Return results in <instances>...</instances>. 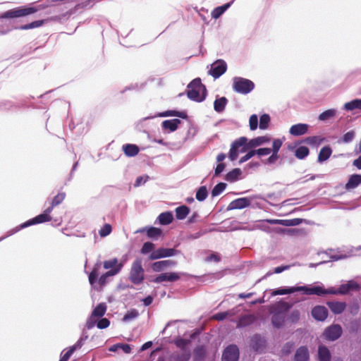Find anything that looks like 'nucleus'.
<instances>
[{
	"instance_id": "obj_9",
	"label": "nucleus",
	"mask_w": 361,
	"mask_h": 361,
	"mask_svg": "<svg viewBox=\"0 0 361 361\" xmlns=\"http://www.w3.org/2000/svg\"><path fill=\"white\" fill-rule=\"evenodd\" d=\"M239 350L235 345H228L224 351L222 361H238Z\"/></svg>"
},
{
	"instance_id": "obj_29",
	"label": "nucleus",
	"mask_w": 361,
	"mask_h": 361,
	"mask_svg": "<svg viewBox=\"0 0 361 361\" xmlns=\"http://www.w3.org/2000/svg\"><path fill=\"white\" fill-rule=\"evenodd\" d=\"M176 218L178 220H183L190 213V209L185 205H181L175 209Z\"/></svg>"
},
{
	"instance_id": "obj_40",
	"label": "nucleus",
	"mask_w": 361,
	"mask_h": 361,
	"mask_svg": "<svg viewBox=\"0 0 361 361\" xmlns=\"http://www.w3.org/2000/svg\"><path fill=\"white\" fill-rule=\"evenodd\" d=\"M240 174L241 170L240 169H233L226 175L225 179L228 182H234L238 178Z\"/></svg>"
},
{
	"instance_id": "obj_12",
	"label": "nucleus",
	"mask_w": 361,
	"mask_h": 361,
	"mask_svg": "<svg viewBox=\"0 0 361 361\" xmlns=\"http://www.w3.org/2000/svg\"><path fill=\"white\" fill-rule=\"evenodd\" d=\"M226 63L222 60H219L212 66L209 73L214 78H218L226 71Z\"/></svg>"
},
{
	"instance_id": "obj_42",
	"label": "nucleus",
	"mask_w": 361,
	"mask_h": 361,
	"mask_svg": "<svg viewBox=\"0 0 361 361\" xmlns=\"http://www.w3.org/2000/svg\"><path fill=\"white\" fill-rule=\"evenodd\" d=\"M325 140V137L322 136H311L305 139L307 144L313 146H318Z\"/></svg>"
},
{
	"instance_id": "obj_36",
	"label": "nucleus",
	"mask_w": 361,
	"mask_h": 361,
	"mask_svg": "<svg viewBox=\"0 0 361 361\" xmlns=\"http://www.w3.org/2000/svg\"><path fill=\"white\" fill-rule=\"evenodd\" d=\"M286 315L284 314H272L271 323L273 326L279 328L284 324Z\"/></svg>"
},
{
	"instance_id": "obj_39",
	"label": "nucleus",
	"mask_w": 361,
	"mask_h": 361,
	"mask_svg": "<svg viewBox=\"0 0 361 361\" xmlns=\"http://www.w3.org/2000/svg\"><path fill=\"white\" fill-rule=\"evenodd\" d=\"M118 269L115 270H109L104 274H102L98 279V283L100 285V286H104L106 283V279L109 276H114L117 274H118Z\"/></svg>"
},
{
	"instance_id": "obj_51",
	"label": "nucleus",
	"mask_w": 361,
	"mask_h": 361,
	"mask_svg": "<svg viewBox=\"0 0 361 361\" xmlns=\"http://www.w3.org/2000/svg\"><path fill=\"white\" fill-rule=\"evenodd\" d=\"M66 193L63 192H59L56 195H55L51 202L52 203V206H57L62 203L66 197Z\"/></svg>"
},
{
	"instance_id": "obj_59",
	"label": "nucleus",
	"mask_w": 361,
	"mask_h": 361,
	"mask_svg": "<svg viewBox=\"0 0 361 361\" xmlns=\"http://www.w3.org/2000/svg\"><path fill=\"white\" fill-rule=\"evenodd\" d=\"M355 137V132L353 130H350L345 133L342 137V141L345 143L350 142Z\"/></svg>"
},
{
	"instance_id": "obj_8",
	"label": "nucleus",
	"mask_w": 361,
	"mask_h": 361,
	"mask_svg": "<svg viewBox=\"0 0 361 361\" xmlns=\"http://www.w3.org/2000/svg\"><path fill=\"white\" fill-rule=\"evenodd\" d=\"M342 332V328L339 324H333L326 329L324 336L329 341H336L341 337Z\"/></svg>"
},
{
	"instance_id": "obj_3",
	"label": "nucleus",
	"mask_w": 361,
	"mask_h": 361,
	"mask_svg": "<svg viewBox=\"0 0 361 361\" xmlns=\"http://www.w3.org/2000/svg\"><path fill=\"white\" fill-rule=\"evenodd\" d=\"M38 9L32 6H19L10 9L1 15L3 18H16L30 16L36 13Z\"/></svg>"
},
{
	"instance_id": "obj_58",
	"label": "nucleus",
	"mask_w": 361,
	"mask_h": 361,
	"mask_svg": "<svg viewBox=\"0 0 361 361\" xmlns=\"http://www.w3.org/2000/svg\"><path fill=\"white\" fill-rule=\"evenodd\" d=\"M258 118L255 114L252 115L249 119L250 128L252 130H255L257 128Z\"/></svg>"
},
{
	"instance_id": "obj_35",
	"label": "nucleus",
	"mask_w": 361,
	"mask_h": 361,
	"mask_svg": "<svg viewBox=\"0 0 361 361\" xmlns=\"http://www.w3.org/2000/svg\"><path fill=\"white\" fill-rule=\"evenodd\" d=\"M106 312V305L105 303H99L96 306L92 312V317H102Z\"/></svg>"
},
{
	"instance_id": "obj_15",
	"label": "nucleus",
	"mask_w": 361,
	"mask_h": 361,
	"mask_svg": "<svg viewBox=\"0 0 361 361\" xmlns=\"http://www.w3.org/2000/svg\"><path fill=\"white\" fill-rule=\"evenodd\" d=\"M312 316L317 321H324L328 317V310L324 306H315L312 310Z\"/></svg>"
},
{
	"instance_id": "obj_2",
	"label": "nucleus",
	"mask_w": 361,
	"mask_h": 361,
	"mask_svg": "<svg viewBox=\"0 0 361 361\" xmlns=\"http://www.w3.org/2000/svg\"><path fill=\"white\" fill-rule=\"evenodd\" d=\"M249 148L247 137H240L232 142L228 158L231 161H234L237 159L240 152H245Z\"/></svg>"
},
{
	"instance_id": "obj_62",
	"label": "nucleus",
	"mask_w": 361,
	"mask_h": 361,
	"mask_svg": "<svg viewBox=\"0 0 361 361\" xmlns=\"http://www.w3.org/2000/svg\"><path fill=\"white\" fill-rule=\"evenodd\" d=\"M138 316V312L136 310L128 311L123 317V320L127 321L135 319Z\"/></svg>"
},
{
	"instance_id": "obj_19",
	"label": "nucleus",
	"mask_w": 361,
	"mask_h": 361,
	"mask_svg": "<svg viewBox=\"0 0 361 361\" xmlns=\"http://www.w3.org/2000/svg\"><path fill=\"white\" fill-rule=\"evenodd\" d=\"M309 126L305 123H298L290 127L289 133L294 136L305 135L308 130Z\"/></svg>"
},
{
	"instance_id": "obj_61",
	"label": "nucleus",
	"mask_w": 361,
	"mask_h": 361,
	"mask_svg": "<svg viewBox=\"0 0 361 361\" xmlns=\"http://www.w3.org/2000/svg\"><path fill=\"white\" fill-rule=\"evenodd\" d=\"M110 324V322L106 318H102L97 323V326L98 329H103L107 328Z\"/></svg>"
},
{
	"instance_id": "obj_33",
	"label": "nucleus",
	"mask_w": 361,
	"mask_h": 361,
	"mask_svg": "<svg viewBox=\"0 0 361 361\" xmlns=\"http://www.w3.org/2000/svg\"><path fill=\"white\" fill-rule=\"evenodd\" d=\"M332 154V149L329 146L322 147L318 154V161L323 162L327 160Z\"/></svg>"
},
{
	"instance_id": "obj_41",
	"label": "nucleus",
	"mask_w": 361,
	"mask_h": 361,
	"mask_svg": "<svg viewBox=\"0 0 361 361\" xmlns=\"http://www.w3.org/2000/svg\"><path fill=\"white\" fill-rule=\"evenodd\" d=\"M298 286L297 287H290V288H278V289L274 290L272 292L271 295L274 296L278 295H286V294L293 293L298 292Z\"/></svg>"
},
{
	"instance_id": "obj_63",
	"label": "nucleus",
	"mask_w": 361,
	"mask_h": 361,
	"mask_svg": "<svg viewBox=\"0 0 361 361\" xmlns=\"http://www.w3.org/2000/svg\"><path fill=\"white\" fill-rule=\"evenodd\" d=\"M255 155V149H252V150L249 151L245 155L243 156L240 159L239 163L243 164V163L247 161V160H249L250 159H251Z\"/></svg>"
},
{
	"instance_id": "obj_28",
	"label": "nucleus",
	"mask_w": 361,
	"mask_h": 361,
	"mask_svg": "<svg viewBox=\"0 0 361 361\" xmlns=\"http://www.w3.org/2000/svg\"><path fill=\"white\" fill-rule=\"evenodd\" d=\"M265 345V341L259 335H255L251 339V346L255 351L261 350Z\"/></svg>"
},
{
	"instance_id": "obj_24",
	"label": "nucleus",
	"mask_w": 361,
	"mask_h": 361,
	"mask_svg": "<svg viewBox=\"0 0 361 361\" xmlns=\"http://www.w3.org/2000/svg\"><path fill=\"white\" fill-rule=\"evenodd\" d=\"M122 149L126 156L129 157L136 156L140 152L138 146L134 144H126L123 145Z\"/></svg>"
},
{
	"instance_id": "obj_49",
	"label": "nucleus",
	"mask_w": 361,
	"mask_h": 361,
	"mask_svg": "<svg viewBox=\"0 0 361 361\" xmlns=\"http://www.w3.org/2000/svg\"><path fill=\"white\" fill-rule=\"evenodd\" d=\"M226 188V184L224 183H219L216 184L212 190V195L213 197L220 195Z\"/></svg>"
},
{
	"instance_id": "obj_46",
	"label": "nucleus",
	"mask_w": 361,
	"mask_h": 361,
	"mask_svg": "<svg viewBox=\"0 0 361 361\" xmlns=\"http://www.w3.org/2000/svg\"><path fill=\"white\" fill-rule=\"evenodd\" d=\"M162 116H177L181 118H186L187 114L184 111H178L175 110L167 111L162 114Z\"/></svg>"
},
{
	"instance_id": "obj_5",
	"label": "nucleus",
	"mask_w": 361,
	"mask_h": 361,
	"mask_svg": "<svg viewBox=\"0 0 361 361\" xmlns=\"http://www.w3.org/2000/svg\"><path fill=\"white\" fill-rule=\"evenodd\" d=\"M233 88L238 93L246 94L255 88V84L248 79L235 77L233 78Z\"/></svg>"
},
{
	"instance_id": "obj_1",
	"label": "nucleus",
	"mask_w": 361,
	"mask_h": 361,
	"mask_svg": "<svg viewBox=\"0 0 361 361\" xmlns=\"http://www.w3.org/2000/svg\"><path fill=\"white\" fill-rule=\"evenodd\" d=\"M187 87V96L190 100L201 102L205 99L207 89L205 85L202 83L200 78H197L192 80Z\"/></svg>"
},
{
	"instance_id": "obj_48",
	"label": "nucleus",
	"mask_w": 361,
	"mask_h": 361,
	"mask_svg": "<svg viewBox=\"0 0 361 361\" xmlns=\"http://www.w3.org/2000/svg\"><path fill=\"white\" fill-rule=\"evenodd\" d=\"M161 234V230L156 227H151L147 231V235L150 238H157Z\"/></svg>"
},
{
	"instance_id": "obj_34",
	"label": "nucleus",
	"mask_w": 361,
	"mask_h": 361,
	"mask_svg": "<svg viewBox=\"0 0 361 361\" xmlns=\"http://www.w3.org/2000/svg\"><path fill=\"white\" fill-rule=\"evenodd\" d=\"M228 103V99L225 97L216 99L214 102V109L216 112L221 113L224 109Z\"/></svg>"
},
{
	"instance_id": "obj_37",
	"label": "nucleus",
	"mask_w": 361,
	"mask_h": 361,
	"mask_svg": "<svg viewBox=\"0 0 361 361\" xmlns=\"http://www.w3.org/2000/svg\"><path fill=\"white\" fill-rule=\"evenodd\" d=\"M231 6V3H227L223 6L215 8L212 11V17L214 19L219 18Z\"/></svg>"
},
{
	"instance_id": "obj_7",
	"label": "nucleus",
	"mask_w": 361,
	"mask_h": 361,
	"mask_svg": "<svg viewBox=\"0 0 361 361\" xmlns=\"http://www.w3.org/2000/svg\"><path fill=\"white\" fill-rule=\"evenodd\" d=\"M52 219V217L51 215H48L47 214H45L43 212L42 214H40L35 217L25 221V223L20 224L18 227V230L23 229L24 228H26L27 226L38 224H42L51 221Z\"/></svg>"
},
{
	"instance_id": "obj_44",
	"label": "nucleus",
	"mask_w": 361,
	"mask_h": 361,
	"mask_svg": "<svg viewBox=\"0 0 361 361\" xmlns=\"http://www.w3.org/2000/svg\"><path fill=\"white\" fill-rule=\"evenodd\" d=\"M309 154V149L307 147L301 146L296 149L295 156L299 159H302Z\"/></svg>"
},
{
	"instance_id": "obj_26",
	"label": "nucleus",
	"mask_w": 361,
	"mask_h": 361,
	"mask_svg": "<svg viewBox=\"0 0 361 361\" xmlns=\"http://www.w3.org/2000/svg\"><path fill=\"white\" fill-rule=\"evenodd\" d=\"M191 353L190 350H181V352H175L171 355L173 361H188Z\"/></svg>"
},
{
	"instance_id": "obj_43",
	"label": "nucleus",
	"mask_w": 361,
	"mask_h": 361,
	"mask_svg": "<svg viewBox=\"0 0 361 361\" xmlns=\"http://www.w3.org/2000/svg\"><path fill=\"white\" fill-rule=\"evenodd\" d=\"M336 110L332 109L326 110L319 114V120L322 121H327V120L334 117L336 115Z\"/></svg>"
},
{
	"instance_id": "obj_22",
	"label": "nucleus",
	"mask_w": 361,
	"mask_h": 361,
	"mask_svg": "<svg viewBox=\"0 0 361 361\" xmlns=\"http://www.w3.org/2000/svg\"><path fill=\"white\" fill-rule=\"evenodd\" d=\"M103 267L105 269L115 270L118 269V273L123 267V262H118L117 258L106 260L103 262Z\"/></svg>"
},
{
	"instance_id": "obj_38",
	"label": "nucleus",
	"mask_w": 361,
	"mask_h": 361,
	"mask_svg": "<svg viewBox=\"0 0 361 361\" xmlns=\"http://www.w3.org/2000/svg\"><path fill=\"white\" fill-rule=\"evenodd\" d=\"M345 109L353 111L355 109L361 110V99H356L345 104Z\"/></svg>"
},
{
	"instance_id": "obj_17",
	"label": "nucleus",
	"mask_w": 361,
	"mask_h": 361,
	"mask_svg": "<svg viewBox=\"0 0 361 361\" xmlns=\"http://www.w3.org/2000/svg\"><path fill=\"white\" fill-rule=\"evenodd\" d=\"M288 308L289 306L287 302H279L270 306L269 312L271 314H284V315H286V313L288 311Z\"/></svg>"
},
{
	"instance_id": "obj_25",
	"label": "nucleus",
	"mask_w": 361,
	"mask_h": 361,
	"mask_svg": "<svg viewBox=\"0 0 361 361\" xmlns=\"http://www.w3.org/2000/svg\"><path fill=\"white\" fill-rule=\"evenodd\" d=\"M271 140V138L268 136H259L255 138L251 139L248 142V147L250 148H254L262 145L263 144L268 143Z\"/></svg>"
},
{
	"instance_id": "obj_10",
	"label": "nucleus",
	"mask_w": 361,
	"mask_h": 361,
	"mask_svg": "<svg viewBox=\"0 0 361 361\" xmlns=\"http://www.w3.org/2000/svg\"><path fill=\"white\" fill-rule=\"evenodd\" d=\"M180 279V274L177 272H165L157 276L152 282L160 283L164 281L174 282Z\"/></svg>"
},
{
	"instance_id": "obj_32",
	"label": "nucleus",
	"mask_w": 361,
	"mask_h": 361,
	"mask_svg": "<svg viewBox=\"0 0 361 361\" xmlns=\"http://www.w3.org/2000/svg\"><path fill=\"white\" fill-rule=\"evenodd\" d=\"M102 263L97 262L89 274V282L91 285H94L97 281V279L99 274Z\"/></svg>"
},
{
	"instance_id": "obj_45",
	"label": "nucleus",
	"mask_w": 361,
	"mask_h": 361,
	"mask_svg": "<svg viewBox=\"0 0 361 361\" xmlns=\"http://www.w3.org/2000/svg\"><path fill=\"white\" fill-rule=\"evenodd\" d=\"M44 20H35V21H33V22H32L30 23H27V24L21 25L20 27V30L33 29V28H36V27H39L42 26L44 25Z\"/></svg>"
},
{
	"instance_id": "obj_18",
	"label": "nucleus",
	"mask_w": 361,
	"mask_h": 361,
	"mask_svg": "<svg viewBox=\"0 0 361 361\" xmlns=\"http://www.w3.org/2000/svg\"><path fill=\"white\" fill-rule=\"evenodd\" d=\"M176 264V262L171 259H166L162 261L155 262L152 264V269L155 272H159L163 271L166 267H173Z\"/></svg>"
},
{
	"instance_id": "obj_20",
	"label": "nucleus",
	"mask_w": 361,
	"mask_h": 361,
	"mask_svg": "<svg viewBox=\"0 0 361 361\" xmlns=\"http://www.w3.org/2000/svg\"><path fill=\"white\" fill-rule=\"evenodd\" d=\"M326 305L330 310L335 314L342 313L346 307V304L345 302H327Z\"/></svg>"
},
{
	"instance_id": "obj_31",
	"label": "nucleus",
	"mask_w": 361,
	"mask_h": 361,
	"mask_svg": "<svg viewBox=\"0 0 361 361\" xmlns=\"http://www.w3.org/2000/svg\"><path fill=\"white\" fill-rule=\"evenodd\" d=\"M318 357L319 361H330L331 353L324 345H319L318 348Z\"/></svg>"
},
{
	"instance_id": "obj_30",
	"label": "nucleus",
	"mask_w": 361,
	"mask_h": 361,
	"mask_svg": "<svg viewBox=\"0 0 361 361\" xmlns=\"http://www.w3.org/2000/svg\"><path fill=\"white\" fill-rule=\"evenodd\" d=\"M158 220L161 225H169L173 220V215L171 212L161 213L158 216Z\"/></svg>"
},
{
	"instance_id": "obj_13",
	"label": "nucleus",
	"mask_w": 361,
	"mask_h": 361,
	"mask_svg": "<svg viewBox=\"0 0 361 361\" xmlns=\"http://www.w3.org/2000/svg\"><path fill=\"white\" fill-rule=\"evenodd\" d=\"M360 286L354 281H349L346 283L342 284L338 288L339 295H345L352 291H358Z\"/></svg>"
},
{
	"instance_id": "obj_16",
	"label": "nucleus",
	"mask_w": 361,
	"mask_h": 361,
	"mask_svg": "<svg viewBox=\"0 0 361 361\" xmlns=\"http://www.w3.org/2000/svg\"><path fill=\"white\" fill-rule=\"evenodd\" d=\"M298 291H302L306 295H316L321 296L324 295V288L322 286H298Z\"/></svg>"
},
{
	"instance_id": "obj_53",
	"label": "nucleus",
	"mask_w": 361,
	"mask_h": 361,
	"mask_svg": "<svg viewBox=\"0 0 361 361\" xmlns=\"http://www.w3.org/2000/svg\"><path fill=\"white\" fill-rule=\"evenodd\" d=\"M190 341L184 338H178L175 341L176 345L180 348L181 350H189L186 346L189 344Z\"/></svg>"
},
{
	"instance_id": "obj_11",
	"label": "nucleus",
	"mask_w": 361,
	"mask_h": 361,
	"mask_svg": "<svg viewBox=\"0 0 361 361\" xmlns=\"http://www.w3.org/2000/svg\"><path fill=\"white\" fill-rule=\"evenodd\" d=\"M283 142L280 139H274L272 142L271 155L267 159L266 164H275L279 159V151L281 147Z\"/></svg>"
},
{
	"instance_id": "obj_27",
	"label": "nucleus",
	"mask_w": 361,
	"mask_h": 361,
	"mask_svg": "<svg viewBox=\"0 0 361 361\" xmlns=\"http://www.w3.org/2000/svg\"><path fill=\"white\" fill-rule=\"evenodd\" d=\"M180 121L178 118H173L171 120H165L162 122V128L165 130H169L171 132L175 131L178 125L180 123Z\"/></svg>"
},
{
	"instance_id": "obj_57",
	"label": "nucleus",
	"mask_w": 361,
	"mask_h": 361,
	"mask_svg": "<svg viewBox=\"0 0 361 361\" xmlns=\"http://www.w3.org/2000/svg\"><path fill=\"white\" fill-rule=\"evenodd\" d=\"M293 347H294V343H291V342H288L286 343L282 348L281 349V353L283 355H289L293 349Z\"/></svg>"
},
{
	"instance_id": "obj_6",
	"label": "nucleus",
	"mask_w": 361,
	"mask_h": 361,
	"mask_svg": "<svg viewBox=\"0 0 361 361\" xmlns=\"http://www.w3.org/2000/svg\"><path fill=\"white\" fill-rule=\"evenodd\" d=\"M179 251L174 248L160 247L150 253L149 259L155 260L161 258L169 257L176 255Z\"/></svg>"
},
{
	"instance_id": "obj_14",
	"label": "nucleus",
	"mask_w": 361,
	"mask_h": 361,
	"mask_svg": "<svg viewBox=\"0 0 361 361\" xmlns=\"http://www.w3.org/2000/svg\"><path fill=\"white\" fill-rule=\"evenodd\" d=\"M251 204V199L248 197H241L238 198L233 201H232L228 207V209L230 210L232 209H244Z\"/></svg>"
},
{
	"instance_id": "obj_4",
	"label": "nucleus",
	"mask_w": 361,
	"mask_h": 361,
	"mask_svg": "<svg viewBox=\"0 0 361 361\" xmlns=\"http://www.w3.org/2000/svg\"><path fill=\"white\" fill-rule=\"evenodd\" d=\"M129 279L135 285H139L144 281L145 271L140 259H136L133 262L130 271Z\"/></svg>"
},
{
	"instance_id": "obj_50",
	"label": "nucleus",
	"mask_w": 361,
	"mask_h": 361,
	"mask_svg": "<svg viewBox=\"0 0 361 361\" xmlns=\"http://www.w3.org/2000/svg\"><path fill=\"white\" fill-rule=\"evenodd\" d=\"M269 122L270 116L268 114H264L262 115L259 119V128L263 130L267 129Z\"/></svg>"
},
{
	"instance_id": "obj_60",
	"label": "nucleus",
	"mask_w": 361,
	"mask_h": 361,
	"mask_svg": "<svg viewBox=\"0 0 361 361\" xmlns=\"http://www.w3.org/2000/svg\"><path fill=\"white\" fill-rule=\"evenodd\" d=\"M272 148L264 147L259 148L257 149H255V154H257L259 157L267 156L271 152Z\"/></svg>"
},
{
	"instance_id": "obj_56",
	"label": "nucleus",
	"mask_w": 361,
	"mask_h": 361,
	"mask_svg": "<svg viewBox=\"0 0 361 361\" xmlns=\"http://www.w3.org/2000/svg\"><path fill=\"white\" fill-rule=\"evenodd\" d=\"M205 350L203 347H198L194 350V358L196 360H201L204 358Z\"/></svg>"
},
{
	"instance_id": "obj_54",
	"label": "nucleus",
	"mask_w": 361,
	"mask_h": 361,
	"mask_svg": "<svg viewBox=\"0 0 361 361\" xmlns=\"http://www.w3.org/2000/svg\"><path fill=\"white\" fill-rule=\"evenodd\" d=\"M154 247V245L151 242H146L143 244L140 252L142 254H147L152 252H153V249Z\"/></svg>"
},
{
	"instance_id": "obj_23",
	"label": "nucleus",
	"mask_w": 361,
	"mask_h": 361,
	"mask_svg": "<svg viewBox=\"0 0 361 361\" xmlns=\"http://www.w3.org/2000/svg\"><path fill=\"white\" fill-rule=\"evenodd\" d=\"M309 351L306 346L300 347L295 352L294 361H308Z\"/></svg>"
},
{
	"instance_id": "obj_21",
	"label": "nucleus",
	"mask_w": 361,
	"mask_h": 361,
	"mask_svg": "<svg viewBox=\"0 0 361 361\" xmlns=\"http://www.w3.org/2000/svg\"><path fill=\"white\" fill-rule=\"evenodd\" d=\"M361 184V175L360 174H353L349 177L348 182L345 185V188L347 190H350L357 188L359 185Z\"/></svg>"
},
{
	"instance_id": "obj_52",
	"label": "nucleus",
	"mask_w": 361,
	"mask_h": 361,
	"mask_svg": "<svg viewBox=\"0 0 361 361\" xmlns=\"http://www.w3.org/2000/svg\"><path fill=\"white\" fill-rule=\"evenodd\" d=\"M112 228L109 224H105L99 231L101 237H106L111 233Z\"/></svg>"
},
{
	"instance_id": "obj_64",
	"label": "nucleus",
	"mask_w": 361,
	"mask_h": 361,
	"mask_svg": "<svg viewBox=\"0 0 361 361\" xmlns=\"http://www.w3.org/2000/svg\"><path fill=\"white\" fill-rule=\"evenodd\" d=\"M228 313L227 312H218L213 315L212 318L217 321H222L226 318Z\"/></svg>"
},
{
	"instance_id": "obj_55",
	"label": "nucleus",
	"mask_w": 361,
	"mask_h": 361,
	"mask_svg": "<svg viewBox=\"0 0 361 361\" xmlns=\"http://www.w3.org/2000/svg\"><path fill=\"white\" fill-rule=\"evenodd\" d=\"M253 319H254V317L252 315L243 316L239 319L238 326H246V325L249 324L250 323H251L253 321Z\"/></svg>"
},
{
	"instance_id": "obj_47",
	"label": "nucleus",
	"mask_w": 361,
	"mask_h": 361,
	"mask_svg": "<svg viewBox=\"0 0 361 361\" xmlns=\"http://www.w3.org/2000/svg\"><path fill=\"white\" fill-rule=\"evenodd\" d=\"M208 195L207 190L205 186H201L196 192V199L198 201L204 200Z\"/></svg>"
}]
</instances>
